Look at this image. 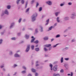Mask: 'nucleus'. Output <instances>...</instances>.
<instances>
[{"mask_svg":"<svg viewBox=\"0 0 76 76\" xmlns=\"http://www.w3.org/2000/svg\"><path fill=\"white\" fill-rule=\"evenodd\" d=\"M37 13H35L33 14L32 16V21L35 20V19H36V17H37Z\"/></svg>","mask_w":76,"mask_h":76,"instance_id":"obj_1","label":"nucleus"},{"mask_svg":"<svg viewBox=\"0 0 76 76\" xmlns=\"http://www.w3.org/2000/svg\"><path fill=\"white\" fill-rule=\"evenodd\" d=\"M30 48V45H28L27 48L26 50V52H28L29 50V49Z\"/></svg>","mask_w":76,"mask_h":76,"instance_id":"obj_2","label":"nucleus"},{"mask_svg":"<svg viewBox=\"0 0 76 76\" xmlns=\"http://www.w3.org/2000/svg\"><path fill=\"white\" fill-rule=\"evenodd\" d=\"M48 4L49 5H51L52 4V2L50 1H48Z\"/></svg>","mask_w":76,"mask_h":76,"instance_id":"obj_3","label":"nucleus"},{"mask_svg":"<svg viewBox=\"0 0 76 76\" xmlns=\"http://www.w3.org/2000/svg\"><path fill=\"white\" fill-rule=\"evenodd\" d=\"M5 14H7V15H8L9 13L7 11V10H6L5 11Z\"/></svg>","mask_w":76,"mask_h":76,"instance_id":"obj_4","label":"nucleus"},{"mask_svg":"<svg viewBox=\"0 0 76 76\" xmlns=\"http://www.w3.org/2000/svg\"><path fill=\"white\" fill-rule=\"evenodd\" d=\"M15 56L16 57H20V56H19V55L15 54Z\"/></svg>","mask_w":76,"mask_h":76,"instance_id":"obj_5","label":"nucleus"},{"mask_svg":"<svg viewBox=\"0 0 76 76\" xmlns=\"http://www.w3.org/2000/svg\"><path fill=\"white\" fill-rule=\"evenodd\" d=\"M53 69L54 71H56L57 70V67H53Z\"/></svg>","mask_w":76,"mask_h":76,"instance_id":"obj_6","label":"nucleus"},{"mask_svg":"<svg viewBox=\"0 0 76 76\" xmlns=\"http://www.w3.org/2000/svg\"><path fill=\"white\" fill-rule=\"evenodd\" d=\"M50 66L51 67V70H53V69H52V67H53V65H52V64H50Z\"/></svg>","mask_w":76,"mask_h":76,"instance_id":"obj_7","label":"nucleus"},{"mask_svg":"<svg viewBox=\"0 0 76 76\" xmlns=\"http://www.w3.org/2000/svg\"><path fill=\"white\" fill-rule=\"evenodd\" d=\"M53 76H60V75L59 74H53Z\"/></svg>","mask_w":76,"mask_h":76,"instance_id":"obj_8","label":"nucleus"},{"mask_svg":"<svg viewBox=\"0 0 76 76\" xmlns=\"http://www.w3.org/2000/svg\"><path fill=\"white\" fill-rule=\"evenodd\" d=\"M35 38H34L33 39H32L31 40V42H33L34 41V40H35Z\"/></svg>","mask_w":76,"mask_h":76,"instance_id":"obj_9","label":"nucleus"},{"mask_svg":"<svg viewBox=\"0 0 76 76\" xmlns=\"http://www.w3.org/2000/svg\"><path fill=\"white\" fill-rule=\"evenodd\" d=\"M31 71L33 72H36V71L35 69H31Z\"/></svg>","mask_w":76,"mask_h":76,"instance_id":"obj_10","label":"nucleus"},{"mask_svg":"<svg viewBox=\"0 0 76 76\" xmlns=\"http://www.w3.org/2000/svg\"><path fill=\"white\" fill-rule=\"evenodd\" d=\"M34 42V43H35V44H38V41L36 40Z\"/></svg>","mask_w":76,"mask_h":76,"instance_id":"obj_11","label":"nucleus"},{"mask_svg":"<svg viewBox=\"0 0 76 76\" xmlns=\"http://www.w3.org/2000/svg\"><path fill=\"white\" fill-rule=\"evenodd\" d=\"M57 20L58 22H60V20H59V18L58 17L57 19Z\"/></svg>","mask_w":76,"mask_h":76,"instance_id":"obj_12","label":"nucleus"},{"mask_svg":"<svg viewBox=\"0 0 76 76\" xmlns=\"http://www.w3.org/2000/svg\"><path fill=\"white\" fill-rule=\"evenodd\" d=\"M63 58L62 57L61 59V63H63Z\"/></svg>","mask_w":76,"mask_h":76,"instance_id":"obj_13","label":"nucleus"},{"mask_svg":"<svg viewBox=\"0 0 76 76\" xmlns=\"http://www.w3.org/2000/svg\"><path fill=\"white\" fill-rule=\"evenodd\" d=\"M7 8L8 9H10V6L8 5V6H7Z\"/></svg>","mask_w":76,"mask_h":76,"instance_id":"obj_14","label":"nucleus"},{"mask_svg":"<svg viewBox=\"0 0 76 76\" xmlns=\"http://www.w3.org/2000/svg\"><path fill=\"white\" fill-rule=\"evenodd\" d=\"M44 40H47L48 39V38L47 37H45L44 38Z\"/></svg>","mask_w":76,"mask_h":76,"instance_id":"obj_15","label":"nucleus"},{"mask_svg":"<svg viewBox=\"0 0 76 76\" xmlns=\"http://www.w3.org/2000/svg\"><path fill=\"white\" fill-rule=\"evenodd\" d=\"M35 50L36 51H39V48H36Z\"/></svg>","mask_w":76,"mask_h":76,"instance_id":"obj_16","label":"nucleus"},{"mask_svg":"<svg viewBox=\"0 0 76 76\" xmlns=\"http://www.w3.org/2000/svg\"><path fill=\"white\" fill-rule=\"evenodd\" d=\"M52 28H53V26H51L49 28V31H50V30H51V29H52Z\"/></svg>","mask_w":76,"mask_h":76,"instance_id":"obj_17","label":"nucleus"},{"mask_svg":"<svg viewBox=\"0 0 76 76\" xmlns=\"http://www.w3.org/2000/svg\"><path fill=\"white\" fill-rule=\"evenodd\" d=\"M41 10H42V7H40L39 8V12H41Z\"/></svg>","mask_w":76,"mask_h":76,"instance_id":"obj_18","label":"nucleus"},{"mask_svg":"<svg viewBox=\"0 0 76 76\" xmlns=\"http://www.w3.org/2000/svg\"><path fill=\"white\" fill-rule=\"evenodd\" d=\"M29 8H28L26 10V12H28L29 11Z\"/></svg>","mask_w":76,"mask_h":76,"instance_id":"obj_19","label":"nucleus"},{"mask_svg":"<svg viewBox=\"0 0 76 76\" xmlns=\"http://www.w3.org/2000/svg\"><path fill=\"white\" fill-rule=\"evenodd\" d=\"M60 37V35L59 34H58L56 35V38H58V37Z\"/></svg>","mask_w":76,"mask_h":76,"instance_id":"obj_20","label":"nucleus"},{"mask_svg":"<svg viewBox=\"0 0 76 76\" xmlns=\"http://www.w3.org/2000/svg\"><path fill=\"white\" fill-rule=\"evenodd\" d=\"M31 48L32 50H34V46L32 45L31 47Z\"/></svg>","mask_w":76,"mask_h":76,"instance_id":"obj_21","label":"nucleus"},{"mask_svg":"<svg viewBox=\"0 0 76 76\" xmlns=\"http://www.w3.org/2000/svg\"><path fill=\"white\" fill-rule=\"evenodd\" d=\"M58 13H59V12H56V13L55 15L56 16H57L58 14Z\"/></svg>","mask_w":76,"mask_h":76,"instance_id":"obj_22","label":"nucleus"},{"mask_svg":"<svg viewBox=\"0 0 76 76\" xmlns=\"http://www.w3.org/2000/svg\"><path fill=\"white\" fill-rule=\"evenodd\" d=\"M27 4H28V2H26L25 5V8H26V7H27Z\"/></svg>","mask_w":76,"mask_h":76,"instance_id":"obj_23","label":"nucleus"},{"mask_svg":"<svg viewBox=\"0 0 76 76\" xmlns=\"http://www.w3.org/2000/svg\"><path fill=\"white\" fill-rule=\"evenodd\" d=\"M20 0H17V4H19V1H20Z\"/></svg>","mask_w":76,"mask_h":76,"instance_id":"obj_24","label":"nucleus"},{"mask_svg":"<svg viewBox=\"0 0 76 76\" xmlns=\"http://www.w3.org/2000/svg\"><path fill=\"white\" fill-rule=\"evenodd\" d=\"M26 37L27 39H28L29 38V36L28 35H26Z\"/></svg>","mask_w":76,"mask_h":76,"instance_id":"obj_25","label":"nucleus"},{"mask_svg":"<svg viewBox=\"0 0 76 76\" xmlns=\"http://www.w3.org/2000/svg\"><path fill=\"white\" fill-rule=\"evenodd\" d=\"M21 72H22V73H26V71H23Z\"/></svg>","mask_w":76,"mask_h":76,"instance_id":"obj_26","label":"nucleus"},{"mask_svg":"<svg viewBox=\"0 0 76 76\" xmlns=\"http://www.w3.org/2000/svg\"><path fill=\"white\" fill-rule=\"evenodd\" d=\"M2 41H3V40L2 39H1L0 40V44H1L2 43Z\"/></svg>","mask_w":76,"mask_h":76,"instance_id":"obj_27","label":"nucleus"},{"mask_svg":"<svg viewBox=\"0 0 76 76\" xmlns=\"http://www.w3.org/2000/svg\"><path fill=\"white\" fill-rule=\"evenodd\" d=\"M11 39L12 40H15V39H16L15 37H13L11 38Z\"/></svg>","mask_w":76,"mask_h":76,"instance_id":"obj_28","label":"nucleus"},{"mask_svg":"<svg viewBox=\"0 0 76 76\" xmlns=\"http://www.w3.org/2000/svg\"><path fill=\"white\" fill-rule=\"evenodd\" d=\"M51 45L50 44H49L48 45V47H51Z\"/></svg>","mask_w":76,"mask_h":76,"instance_id":"obj_29","label":"nucleus"},{"mask_svg":"<svg viewBox=\"0 0 76 76\" xmlns=\"http://www.w3.org/2000/svg\"><path fill=\"white\" fill-rule=\"evenodd\" d=\"M39 5V4L38 3H37V4H36V7H38V6Z\"/></svg>","mask_w":76,"mask_h":76,"instance_id":"obj_30","label":"nucleus"},{"mask_svg":"<svg viewBox=\"0 0 76 76\" xmlns=\"http://www.w3.org/2000/svg\"><path fill=\"white\" fill-rule=\"evenodd\" d=\"M40 27L41 28V32H42V31H42V26H40Z\"/></svg>","mask_w":76,"mask_h":76,"instance_id":"obj_31","label":"nucleus"},{"mask_svg":"<svg viewBox=\"0 0 76 76\" xmlns=\"http://www.w3.org/2000/svg\"><path fill=\"white\" fill-rule=\"evenodd\" d=\"M21 3L22 4H23V3H24V0H21Z\"/></svg>","mask_w":76,"mask_h":76,"instance_id":"obj_32","label":"nucleus"},{"mask_svg":"<svg viewBox=\"0 0 76 76\" xmlns=\"http://www.w3.org/2000/svg\"><path fill=\"white\" fill-rule=\"evenodd\" d=\"M44 50L45 51H47V49L45 48H44Z\"/></svg>","mask_w":76,"mask_h":76,"instance_id":"obj_33","label":"nucleus"},{"mask_svg":"<svg viewBox=\"0 0 76 76\" xmlns=\"http://www.w3.org/2000/svg\"><path fill=\"white\" fill-rule=\"evenodd\" d=\"M21 20H22V19L21 18H20L18 20L19 23H20V22L21 21Z\"/></svg>","mask_w":76,"mask_h":76,"instance_id":"obj_34","label":"nucleus"},{"mask_svg":"<svg viewBox=\"0 0 76 76\" xmlns=\"http://www.w3.org/2000/svg\"><path fill=\"white\" fill-rule=\"evenodd\" d=\"M65 20H67L69 19V18H68V17L65 18Z\"/></svg>","mask_w":76,"mask_h":76,"instance_id":"obj_35","label":"nucleus"},{"mask_svg":"<svg viewBox=\"0 0 76 76\" xmlns=\"http://www.w3.org/2000/svg\"><path fill=\"white\" fill-rule=\"evenodd\" d=\"M57 45H58V44H57L56 45L53 46V48H55V47H56L57 46Z\"/></svg>","mask_w":76,"mask_h":76,"instance_id":"obj_36","label":"nucleus"},{"mask_svg":"<svg viewBox=\"0 0 76 76\" xmlns=\"http://www.w3.org/2000/svg\"><path fill=\"white\" fill-rule=\"evenodd\" d=\"M38 75V73H36L35 74V76H37Z\"/></svg>","mask_w":76,"mask_h":76,"instance_id":"obj_37","label":"nucleus"},{"mask_svg":"<svg viewBox=\"0 0 76 76\" xmlns=\"http://www.w3.org/2000/svg\"><path fill=\"white\" fill-rule=\"evenodd\" d=\"M68 4L69 5H72V3L71 2H69L68 3Z\"/></svg>","mask_w":76,"mask_h":76,"instance_id":"obj_38","label":"nucleus"},{"mask_svg":"<svg viewBox=\"0 0 76 76\" xmlns=\"http://www.w3.org/2000/svg\"><path fill=\"white\" fill-rule=\"evenodd\" d=\"M64 5V4H61L60 6H63Z\"/></svg>","mask_w":76,"mask_h":76,"instance_id":"obj_39","label":"nucleus"},{"mask_svg":"<svg viewBox=\"0 0 76 76\" xmlns=\"http://www.w3.org/2000/svg\"><path fill=\"white\" fill-rule=\"evenodd\" d=\"M65 60H69V58H65Z\"/></svg>","mask_w":76,"mask_h":76,"instance_id":"obj_40","label":"nucleus"},{"mask_svg":"<svg viewBox=\"0 0 76 76\" xmlns=\"http://www.w3.org/2000/svg\"><path fill=\"white\" fill-rule=\"evenodd\" d=\"M73 75V72H71V76H72Z\"/></svg>","mask_w":76,"mask_h":76,"instance_id":"obj_41","label":"nucleus"},{"mask_svg":"<svg viewBox=\"0 0 76 76\" xmlns=\"http://www.w3.org/2000/svg\"><path fill=\"white\" fill-rule=\"evenodd\" d=\"M14 25V23H12V25L10 27V28H12V26L13 25Z\"/></svg>","mask_w":76,"mask_h":76,"instance_id":"obj_42","label":"nucleus"},{"mask_svg":"<svg viewBox=\"0 0 76 76\" xmlns=\"http://www.w3.org/2000/svg\"><path fill=\"white\" fill-rule=\"evenodd\" d=\"M64 72V70L63 69L61 70V72Z\"/></svg>","mask_w":76,"mask_h":76,"instance_id":"obj_43","label":"nucleus"},{"mask_svg":"<svg viewBox=\"0 0 76 76\" xmlns=\"http://www.w3.org/2000/svg\"><path fill=\"white\" fill-rule=\"evenodd\" d=\"M23 68L24 69H26V67H25L24 66L23 67Z\"/></svg>","mask_w":76,"mask_h":76,"instance_id":"obj_44","label":"nucleus"},{"mask_svg":"<svg viewBox=\"0 0 76 76\" xmlns=\"http://www.w3.org/2000/svg\"><path fill=\"white\" fill-rule=\"evenodd\" d=\"M35 31L36 32H38V31H37V29H36L35 30Z\"/></svg>","mask_w":76,"mask_h":76,"instance_id":"obj_45","label":"nucleus"},{"mask_svg":"<svg viewBox=\"0 0 76 76\" xmlns=\"http://www.w3.org/2000/svg\"><path fill=\"white\" fill-rule=\"evenodd\" d=\"M34 0H32V1H31V3H34Z\"/></svg>","mask_w":76,"mask_h":76,"instance_id":"obj_46","label":"nucleus"},{"mask_svg":"<svg viewBox=\"0 0 76 76\" xmlns=\"http://www.w3.org/2000/svg\"><path fill=\"white\" fill-rule=\"evenodd\" d=\"M14 67H16V66H17V65L16 64H15L14 65Z\"/></svg>","mask_w":76,"mask_h":76,"instance_id":"obj_47","label":"nucleus"},{"mask_svg":"<svg viewBox=\"0 0 76 76\" xmlns=\"http://www.w3.org/2000/svg\"><path fill=\"white\" fill-rule=\"evenodd\" d=\"M28 76H31V75L29 74L28 75Z\"/></svg>","mask_w":76,"mask_h":76,"instance_id":"obj_48","label":"nucleus"},{"mask_svg":"<svg viewBox=\"0 0 76 76\" xmlns=\"http://www.w3.org/2000/svg\"><path fill=\"white\" fill-rule=\"evenodd\" d=\"M1 28H2V26H1L0 25V29H1Z\"/></svg>","mask_w":76,"mask_h":76,"instance_id":"obj_49","label":"nucleus"},{"mask_svg":"<svg viewBox=\"0 0 76 76\" xmlns=\"http://www.w3.org/2000/svg\"><path fill=\"white\" fill-rule=\"evenodd\" d=\"M45 46L47 48V47H48V45H45Z\"/></svg>","mask_w":76,"mask_h":76,"instance_id":"obj_50","label":"nucleus"},{"mask_svg":"<svg viewBox=\"0 0 76 76\" xmlns=\"http://www.w3.org/2000/svg\"><path fill=\"white\" fill-rule=\"evenodd\" d=\"M3 67H4V66H1V68H3Z\"/></svg>","mask_w":76,"mask_h":76,"instance_id":"obj_51","label":"nucleus"},{"mask_svg":"<svg viewBox=\"0 0 76 76\" xmlns=\"http://www.w3.org/2000/svg\"><path fill=\"white\" fill-rule=\"evenodd\" d=\"M54 39H51V41H54Z\"/></svg>","mask_w":76,"mask_h":76,"instance_id":"obj_52","label":"nucleus"},{"mask_svg":"<svg viewBox=\"0 0 76 76\" xmlns=\"http://www.w3.org/2000/svg\"><path fill=\"white\" fill-rule=\"evenodd\" d=\"M74 41H75V40L74 39H73L72 40V42H74Z\"/></svg>","mask_w":76,"mask_h":76,"instance_id":"obj_53","label":"nucleus"},{"mask_svg":"<svg viewBox=\"0 0 76 76\" xmlns=\"http://www.w3.org/2000/svg\"><path fill=\"white\" fill-rule=\"evenodd\" d=\"M56 25H57V23H55L54 25V26H56Z\"/></svg>","mask_w":76,"mask_h":76,"instance_id":"obj_54","label":"nucleus"},{"mask_svg":"<svg viewBox=\"0 0 76 76\" xmlns=\"http://www.w3.org/2000/svg\"><path fill=\"white\" fill-rule=\"evenodd\" d=\"M39 66V65L38 64H37L36 65V66H37H37Z\"/></svg>","mask_w":76,"mask_h":76,"instance_id":"obj_55","label":"nucleus"},{"mask_svg":"<svg viewBox=\"0 0 76 76\" xmlns=\"http://www.w3.org/2000/svg\"><path fill=\"white\" fill-rule=\"evenodd\" d=\"M10 54H12V52H11L10 53Z\"/></svg>","mask_w":76,"mask_h":76,"instance_id":"obj_56","label":"nucleus"},{"mask_svg":"<svg viewBox=\"0 0 76 76\" xmlns=\"http://www.w3.org/2000/svg\"><path fill=\"white\" fill-rule=\"evenodd\" d=\"M38 45H36V47H38Z\"/></svg>","mask_w":76,"mask_h":76,"instance_id":"obj_57","label":"nucleus"},{"mask_svg":"<svg viewBox=\"0 0 76 76\" xmlns=\"http://www.w3.org/2000/svg\"><path fill=\"white\" fill-rule=\"evenodd\" d=\"M45 57H47V55H45Z\"/></svg>","mask_w":76,"mask_h":76,"instance_id":"obj_58","label":"nucleus"},{"mask_svg":"<svg viewBox=\"0 0 76 76\" xmlns=\"http://www.w3.org/2000/svg\"><path fill=\"white\" fill-rule=\"evenodd\" d=\"M70 74H68V76H70Z\"/></svg>","mask_w":76,"mask_h":76,"instance_id":"obj_59","label":"nucleus"},{"mask_svg":"<svg viewBox=\"0 0 76 76\" xmlns=\"http://www.w3.org/2000/svg\"><path fill=\"white\" fill-rule=\"evenodd\" d=\"M44 15H43L42 18H44Z\"/></svg>","mask_w":76,"mask_h":76,"instance_id":"obj_60","label":"nucleus"},{"mask_svg":"<svg viewBox=\"0 0 76 76\" xmlns=\"http://www.w3.org/2000/svg\"><path fill=\"white\" fill-rule=\"evenodd\" d=\"M31 38H34V36L31 37Z\"/></svg>","mask_w":76,"mask_h":76,"instance_id":"obj_61","label":"nucleus"},{"mask_svg":"<svg viewBox=\"0 0 76 76\" xmlns=\"http://www.w3.org/2000/svg\"><path fill=\"white\" fill-rule=\"evenodd\" d=\"M48 24V23H47L46 24V25H47Z\"/></svg>","mask_w":76,"mask_h":76,"instance_id":"obj_62","label":"nucleus"},{"mask_svg":"<svg viewBox=\"0 0 76 76\" xmlns=\"http://www.w3.org/2000/svg\"><path fill=\"white\" fill-rule=\"evenodd\" d=\"M16 72H15V74H14V75H16Z\"/></svg>","mask_w":76,"mask_h":76,"instance_id":"obj_63","label":"nucleus"},{"mask_svg":"<svg viewBox=\"0 0 76 76\" xmlns=\"http://www.w3.org/2000/svg\"><path fill=\"white\" fill-rule=\"evenodd\" d=\"M48 22H49V19H48Z\"/></svg>","mask_w":76,"mask_h":76,"instance_id":"obj_64","label":"nucleus"}]
</instances>
